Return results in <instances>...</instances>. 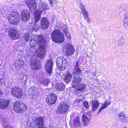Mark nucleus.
Segmentation results:
<instances>
[{"mask_svg": "<svg viewBox=\"0 0 128 128\" xmlns=\"http://www.w3.org/2000/svg\"><path fill=\"white\" fill-rule=\"evenodd\" d=\"M66 35V36L67 38H69L70 36V34L68 32H66V33H64Z\"/></svg>", "mask_w": 128, "mask_h": 128, "instance_id": "nucleus-37", "label": "nucleus"}, {"mask_svg": "<svg viewBox=\"0 0 128 128\" xmlns=\"http://www.w3.org/2000/svg\"><path fill=\"white\" fill-rule=\"evenodd\" d=\"M21 19L24 21L29 20L30 18V14L29 11L24 10L22 11L20 14Z\"/></svg>", "mask_w": 128, "mask_h": 128, "instance_id": "nucleus-18", "label": "nucleus"}, {"mask_svg": "<svg viewBox=\"0 0 128 128\" xmlns=\"http://www.w3.org/2000/svg\"><path fill=\"white\" fill-rule=\"evenodd\" d=\"M83 105L84 107L86 108H87L89 107L88 102L87 101H84L83 102Z\"/></svg>", "mask_w": 128, "mask_h": 128, "instance_id": "nucleus-36", "label": "nucleus"}, {"mask_svg": "<svg viewBox=\"0 0 128 128\" xmlns=\"http://www.w3.org/2000/svg\"><path fill=\"white\" fill-rule=\"evenodd\" d=\"M38 128H46V127H44V126H43V127H40Z\"/></svg>", "mask_w": 128, "mask_h": 128, "instance_id": "nucleus-48", "label": "nucleus"}, {"mask_svg": "<svg viewBox=\"0 0 128 128\" xmlns=\"http://www.w3.org/2000/svg\"><path fill=\"white\" fill-rule=\"evenodd\" d=\"M123 43V42H122V44Z\"/></svg>", "mask_w": 128, "mask_h": 128, "instance_id": "nucleus-52", "label": "nucleus"}, {"mask_svg": "<svg viewBox=\"0 0 128 128\" xmlns=\"http://www.w3.org/2000/svg\"><path fill=\"white\" fill-rule=\"evenodd\" d=\"M80 8L81 10L85 9L84 6L82 4H81L80 5Z\"/></svg>", "mask_w": 128, "mask_h": 128, "instance_id": "nucleus-39", "label": "nucleus"}, {"mask_svg": "<svg viewBox=\"0 0 128 128\" xmlns=\"http://www.w3.org/2000/svg\"><path fill=\"white\" fill-rule=\"evenodd\" d=\"M9 36L12 40H15L20 38L19 32L18 30L13 28L9 29L8 32Z\"/></svg>", "mask_w": 128, "mask_h": 128, "instance_id": "nucleus-9", "label": "nucleus"}, {"mask_svg": "<svg viewBox=\"0 0 128 128\" xmlns=\"http://www.w3.org/2000/svg\"><path fill=\"white\" fill-rule=\"evenodd\" d=\"M13 107L14 111L18 113L22 112L25 111L26 108V105L20 101L16 102L15 103Z\"/></svg>", "mask_w": 128, "mask_h": 128, "instance_id": "nucleus-7", "label": "nucleus"}, {"mask_svg": "<svg viewBox=\"0 0 128 128\" xmlns=\"http://www.w3.org/2000/svg\"><path fill=\"white\" fill-rule=\"evenodd\" d=\"M41 27L42 28L45 30L47 29L49 26V22L46 18H42L40 20Z\"/></svg>", "mask_w": 128, "mask_h": 128, "instance_id": "nucleus-19", "label": "nucleus"}, {"mask_svg": "<svg viewBox=\"0 0 128 128\" xmlns=\"http://www.w3.org/2000/svg\"><path fill=\"white\" fill-rule=\"evenodd\" d=\"M83 16L84 19H85L86 18H87L88 17V14H86V15H83Z\"/></svg>", "mask_w": 128, "mask_h": 128, "instance_id": "nucleus-43", "label": "nucleus"}, {"mask_svg": "<svg viewBox=\"0 0 128 128\" xmlns=\"http://www.w3.org/2000/svg\"><path fill=\"white\" fill-rule=\"evenodd\" d=\"M4 73L3 71L0 72V83L3 82L2 80L4 77ZM3 95L2 92L0 90V97L2 96Z\"/></svg>", "mask_w": 128, "mask_h": 128, "instance_id": "nucleus-29", "label": "nucleus"}, {"mask_svg": "<svg viewBox=\"0 0 128 128\" xmlns=\"http://www.w3.org/2000/svg\"><path fill=\"white\" fill-rule=\"evenodd\" d=\"M24 64V62L21 60H17L16 62L15 66L16 70H18L22 67Z\"/></svg>", "mask_w": 128, "mask_h": 128, "instance_id": "nucleus-23", "label": "nucleus"}, {"mask_svg": "<svg viewBox=\"0 0 128 128\" xmlns=\"http://www.w3.org/2000/svg\"><path fill=\"white\" fill-rule=\"evenodd\" d=\"M56 90L58 91H62L64 89L65 86L63 83H58L55 86Z\"/></svg>", "mask_w": 128, "mask_h": 128, "instance_id": "nucleus-24", "label": "nucleus"}, {"mask_svg": "<svg viewBox=\"0 0 128 128\" xmlns=\"http://www.w3.org/2000/svg\"><path fill=\"white\" fill-rule=\"evenodd\" d=\"M124 26L126 27L128 26V16L125 15L123 19Z\"/></svg>", "mask_w": 128, "mask_h": 128, "instance_id": "nucleus-31", "label": "nucleus"}, {"mask_svg": "<svg viewBox=\"0 0 128 128\" xmlns=\"http://www.w3.org/2000/svg\"><path fill=\"white\" fill-rule=\"evenodd\" d=\"M49 1V3L50 5L52 6H53V4H52V0H48Z\"/></svg>", "mask_w": 128, "mask_h": 128, "instance_id": "nucleus-42", "label": "nucleus"}, {"mask_svg": "<svg viewBox=\"0 0 128 128\" xmlns=\"http://www.w3.org/2000/svg\"><path fill=\"white\" fill-rule=\"evenodd\" d=\"M82 14H83V15L88 14L86 11L85 12H83V13H82Z\"/></svg>", "mask_w": 128, "mask_h": 128, "instance_id": "nucleus-45", "label": "nucleus"}, {"mask_svg": "<svg viewBox=\"0 0 128 128\" xmlns=\"http://www.w3.org/2000/svg\"><path fill=\"white\" fill-rule=\"evenodd\" d=\"M23 76L22 75L18 76V79L19 80H22L23 79Z\"/></svg>", "mask_w": 128, "mask_h": 128, "instance_id": "nucleus-38", "label": "nucleus"}, {"mask_svg": "<svg viewBox=\"0 0 128 128\" xmlns=\"http://www.w3.org/2000/svg\"><path fill=\"white\" fill-rule=\"evenodd\" d=\"M79 1L80 2H81V0H79Z\"/></svg>", "mask_w": 128, "mask_h": 128, "instance_id": "nucleus-51", "label": "nucleus"}, {"mask_svg": "<svg viewBox=\"0 0 128 128\" xmlns=\"http://www.w3.org/2000/svg\"><path fill=\"white\" fill-rule=\"evenodd\" d=\"M125 121L126 122H128V117L126 118Z\"/></svg>", "mask_w": 128, "mask_h": 128, "instance_id": "nucleus-44", "label": "nucleus"}, {"mask_svg": "<svg viewBox=\"0 0 128 128\" xmlns=\"http://www.w3.org/2000/svg\"><path fill=\"white\" fill-rule=\"evenodd\" d=\"M85 98V97L83 95H80L75 100V102H79L84 100Z\"/></svg>", "mask_w": 128, "mask_h": 128, "instance_id": "nucleus-32", "label": "nucleus"}, {"mask_svg": "<svg viewBox=\"0 0 128 128\" xmlns=\"http://www.w3.org/2000/svg\"><path fill=\"white\" fill-rule=\"evenodd\" d=\"M39 89L36 87L33 86L29 88V91L31 92L30 94L32 98L34 99L37 97L39 94Z\"/></svg>", "mask_w": 128, "mask_h": 128, "instance_id": "nucleus-15", "label": "nucleus"}, {"mask_svg": "<svg viewBox=\"0 0 128 128\" xmlns=\"http://www.w3.org/2000/svg\"><path fill=\"white\" fill-rule=\"evenodd\" d=\"M87 21V22H88L90 23V20L89 18L88 17L87 18H86L85 19Z\"/></svg>", "mask_w": 128, "mask_h": 128, "instance_id": "nucleus-41", "label": "nucleus"}, {"mask_svg": "<svg viewBox=\"0 0 128 128\" xmlns=\"http://www.w3.org/2000/svg\"><path fill=\"white\" fill-rule=\"evenodd\" d=\"M72 75L70 73L67 74L64 76V82L67 83H68L71 80Z\"/></svg>", "mask_w": 128, "mask_h": 128, "instance_id": "nucleus-26", "label": "nucleus"}, {"mask_svg": "<svg viewBox=\"0 0 128 128\" xmlns=\"http://www.w3.org/2000/svg\"><path fill=\"white\" fill-rule=\"evenodd\" d=\"M95 74L93 73V75L94 76Z\"/></svg>", "mask_w": 128, "mask_h": 128, "instance_id": "nucleus-50", "label": "nucleus"}, {"mask_svg": "<svg viewBox=\"0 0 128 128\" xmlns=\"http://www.w3.org/2000/svg\"><path fill=\"white\" fill-rule=\"evenodd\" d=\"M47 5L44 2H41L39 5V9L36 10L34 15L36 22L39 20L41 18V14L42 11H44L47 9Z\"/></svg>", "mask_w": 128, "mask_h": 128, "instance_id": "nucleus-5", "label": "nucleus"}, {"mask_svg": "<svg viewBox=\"0 0 128 128\" xmlns=\"http://www.w3.org/2000/svg\"><path fill=\"white\" fill-rule=\"evenodd\" d=\"M38 38V42L39 44L38 49L36 50L35 52H31L29 50V49L26 50V54L24 56L26 58L31 57L32 58L35 54L39 56L40 58H42L44 56L45 52V47L46 46V38L42 35H39L37 36Z\"/></svg>", "mask_w": 128, "mask_h": 128, "instance_id": "nucleus-1", "label": "nucleus"}, {"mask_svg": "<svg viewBox=\"0 0 128 128\" xmlns=\"http://www.w3.org/2000/svg\"><path fill=\"white\" fill-rule=\"evenodd\" d=\"M110 103V102H108L107 101H106L104 102L102 106L98 110L99 112H100L102 110L106 108Z\"/></svg>", "mask_w": 128, "mask_h": 128, "instance_id": "nucleus-27", "label": "nucleus"}, {"mask_svg": "<svg viewBox=\"0 0 128 128\" xmlns=\"http://www.w3.org/2000/svg\"><path fill=\"white\" fill-rule=\"evenodd\" d=\"M82 121L84 125L86 126L89 122V119L88 118L84 115H83L82 116Z\"/></svg>", "mask_w": 128, "mask_h": 128, "instance_id": "nucleus-30", "label": "nucleus"}, {"mask_svg": "<svg viewBox=\"0 0 128 128\" xmlns=\"http://www.w3.org/2000/svg\"><path fill=\"white\" fill-rule=\"evenodd\" d=\"M56 64L60 70H63L66 68L67 64L65 58L63 56L57 58L56 60Z\"/></svg>", "mask_w": 128, "mask_h": 128, "instance_id": "nucleus-8", "label": "nucleus"}, {"mask_svg": "<svg viewBox=\"0 0 128 128\" xmlns=\"http://www.w3.org/2000/svg\"><path fill=\"white\" fill-rule=\"evenodd\" d=\"M53 62L52 60L49 59L46 61L44 65L45 70L50 76L52 73L53 70Z\"/></svg>", "mask_w": 128, "mask_h": 128, "instance_id": "nucleus-10", "label": "nucleus"}, {"mask_svg": "<svg viewBox=\"0 0 128 128\" xmlns=\"http://www.w3.org/2000/svg\"><path fill=\"white\" fill-rule=\"evenodd\" d=\"M9 104L8 100L4 98H0V109L4 110L8 106Z\"/></svg>", "mask_w": 128, "mask_h": 128, "instance_id": "nucleus-21", "label": "nucleus"}, {"mask_svg": "<svg viewBox=\"0 0 128 128\" xmlns=\"http://www.w3.org/2000/svg\"><path fill=\"white\" fill-rule=\"evenodd\" d=\"M6 119L5 120V119H3L1 121V122H2L3 123L6 124Z\"/></svg>", "mask_w": 128, "mask_h": 128, "instance_id": "nucleus-40", "label": "nucleus"}, {"mask_svg": "<svg viewBox=\"0 0 128 128\" xmlns=\"http://www.w3.org/2000/svg\"><path fill=\"white\" fill-rule=\"evenodd\" d=\"M49 80H43L41 83V84L44 86H47L49 83Z\"/></svg>", "mask_w": 128, "mask_h": 128, "instance_id": "nucleus-33", "label": "nucleus"}, {"mask_svg": "<svg viewBox=\"0 0 128 128\" xmlns=\"http://www.w3.org/2000/svg\"><path fill=\"white\" fill-rule=\"evenodd\" d=\"M6 15L10 23L16 25L19 22L20 17L18 12L14 11L8 12Z\"/></svg>", "mask_w": 128, "mask_h": 128, "instance_id": "nucleus-4", "label": "nucleus"}, {"mask_svg": "<svg viewBox=\"0 0 128 128\" xmlns=\"http://www.w3.org/2000/svg\"><path fill=\"white\" fill-rule=\"evenodd\" d=\"M33 124V123H31V124H30V127L31 128H34V127H35V126H33V127H32V124Z\"/></svg>", "mask_w": 128, "mask_h": 128, "instance_id": "nucleus-46", "label": "nucleus"}, {"mask_svg": "<svg viewBox=\"0 0 128 128\" xmlns=\"http://www.w3.org/2000/svg\"><path fill=\"white\" fill-rule=\"evenodd\" d=\"M69 107V106L67 103L61 102L58 104L56 112L59 114H65L68 111Z\"/></svg>", "mask_w": 128, "mask_h": 128, "instance_id": "nucleus-6", "label": "nucleus"}, {"mask_svg": "<svg viewBox=\"0 0 128 128\" xmlns=\"http://www.w3.org/2000/svg\"><path fill=\"white\" fill-rule=\"evenodd\" d=\"M88 113V114H89V116L90 114V113L89 112H88V113H87V114Z\"/></svg>", "mask_w": 128, "mask_h": 128, "instance_id": "nucleus-49", "label": "nucleus"}, {"mask_svg": "<svg viewBox=\"0 0 128 128\" xmlns=\"http://www.w3.org/2000/svg\"><path fill=\"white\" fill-rule=\"evenodd\" d=\"M62 30L64 33H66V32H68V30L67 26L65 24H64L62 26Z\"/></svg>", "mask_w": 128, "mask_h": 128, "instance_id": "nucleus-34", "label": "nucleus"}, {"mask_svg": "<svg viewBox=\"0 0 128 128\" xmlns=\"http://www.w3.org/2000/svg\"><path fill=\"white\" fill-rule=\"evenodd\" d=\"M24 40L26 42H28L29 40H30V44L31 48L34 47L36 46V42L33 39H31L32 38V34L30 33H26L24 34L23 36Z\"/></svg>", "mask_w": 128, "mask_h": 128, "instance_id": "nucleus-12", "label": "nucleus"}, {"mask_svg": "<svg viewBox=\"0 0 128 128\" xmlns=\"http://www.w3.org/2000/svg\"><path fill=\"white\" fill-rule=\"evenodd\" d=\"M12 92L14 96L18 98L21 97L23 94L22 90L18 86L13 87L12 90Z\"/></svg>", "mask_w": 128, "mask_h": 128, "instance_id": "nucleus-13", "label": "nucleus"}, {"mask_svg": "<svg viewBox=\"0 0 128 128\" xmlns=\"http://www.w3.org/2000/svg\"><path fill=\"white\" fill-rule=\"evenodd\" d=\"M81 11H82V13H83V12H85L86 11V9H84L82 10Z\"/></svg>", "mask_w": 128, "mask_h": 128, "instance_id": "nucleus-47", "label": "nucleus"}, {"mask_svg": "<svg viewBox=\"0 0 128 128\" xmlns=\"http://www.w3.org/2000/svg\"><path fill=\"white\" fill-rule=\"evenodd\" d=\"M63 50L65 52L66 55L69 56L73 54L75 49L73 46L70 44H68L65 46Z\"/></svg>", "mask_w": 128, "mask_h": 128, "instance_id": "nucleus-11", "label": "nucleus"}, {"mask_svg": "<svg viewBox=\"0 0 128 128\" xmlns=\"http://www.w3.org/2000/svg\"><path fill=\"white\" fill-rule=\"evenodd\" d=\"M78 63L77 62L74 67L73 72L74 78L72 81V85L73 88H76L77 90L82 91L84 90L86 85L84 84H80L82 76V71L78 66Z\"/></svg>", "mask_w": 128, "mask_h": 128, "instance_id": "nucleus-2", "label": "nucleus"}, {"mask_svg": "<svg viewBox=\"0 0 128 128\" xmlns=\"http://www.w3.org/2000/svg\"><path fill=\"white\" fill-rule=\"evenodd\" d=\"M51 38L53 41L58 44L63 42L64 39L62 33L58 30H56L52 32Z\"/></svg>", "mask_w": 128, "mask_h": 128, "instance_id": "nucleus-3", "label": "nucleus"}, {"mask_svg": "<svg viewBox=\"0 0 128 128\" xmlns=\"http://www.w3.org/2000/svg\"><path fill=\"white\" fill-rule=\"evenodd\" d=\"M57 98V97L54 94L50 93L47 95L46 101L48 104L50 105L55 102Z\"/></svg>", "mask_w": 128, "mask_h": 128, "instance_id": "nucleus-14", "label": "nucleus"}, {"mask_svg": "<svg viewBox=\"0 0 128 128\" xmlns=\"http://www.w3.org/2000/svg\"><path fill=\"white\" fill-rule=\"evenodd\" d=\"M100 103L96 100H93L92 102V111H95L99 106Z\"/></svg>", "mask_w": 128, "mask_h": 128, "instance_id": "nucleus-25", "label": "nucleus"}, {"mask_svg": "<svg viewBox=\"0 0 128 128\" xmlns=\"http://www.w3.org/2000/svg\"><path fill=\"white\" fill-rule=\"evenodd\" d=\"M34 22H32L29 24V32H32V30H34L35 31H37L40 28V26L36 24L37 22L38 21L36 22L35 20V16H34Z\"/></svg>", "mask_w": 128, "mask_h": 128, "instance_id": "nucleus-16", "label": "nucleus"}, {"mask_svg": "<svg viewBox=\"0 0 128 128\" xmlns=\"http://www.w3.org/2000/svg\"><path fill=\"white\" fill-rule=\"evenodd\" d=\"M74 124L75 127H78L80 125V123L79 121V117L77 116L75 118L74 120Z\"/></svg>", "mask_w": 128, "mask_h": 128, "instance_id": "nucleus-28", "label": "nucleus"}, {"mask_svg": "<svg viewBox=\"0 0 128 128\" xmlns=\"http://www.w3.org/2000/svg\"><path fill=\"white\" fill-rule=\"evenodd\" d=\"M118 116L120 119H123L125 118L124 113L122 112H120L118 114Z\"/></svg>", "mask_w": 128, "mask_h": 128, "instance_id": "nucleus-35", "label": "nucleus"}, {"mask_svg": "<svg viewBox=\"0 0 128 128\" xmlns=\"http://www.w3.org/2000/svg\"><path fill=\"white\" fill-rule=\"evenodd\" d=\"M30 66L31 68L35 70H38L40 68L41 66L39 61L34 60L32 62Z\"/></svg>", "mask_w": 128, "mask_h": 128, "instance_id": "nucleus-20", "label": "nucleus"}, {"mask_svg": "<svg viewBox=\"0 0 128 128\" xmlns=\"http://www.w3.org/2000/svg\"><path fill=\"white\" fill-rule=\"evenodd\" d=\"M35 122L38 128L42 127L44 126V120L42 117H40L36 118L35 120Z\"/></svg>", "mask_w": 128, "mask_h": 128, "instance_id": "nucleus-22", "label": "nucleus"}, {"mask_svg": "<svg viewBox=\"0 0 128 128\" xmlns=\"http://www.w3.org/2000/svg\"><path fill=\"white\" fill-rule=\"evenodd\" d=\"M25 2L29 8L30 11H33L36 8V2L34 0H25Z\"/></svg>", "mask_w": 128, "mask_h": 128, "instance_id": "nucleus-17", "label": "nucleus"}]
</instances>
